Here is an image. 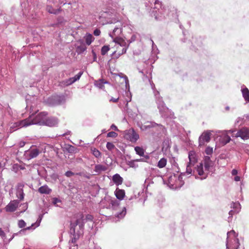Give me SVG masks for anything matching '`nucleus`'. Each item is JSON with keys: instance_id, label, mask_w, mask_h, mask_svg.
Returning <instances> with one entry per match:
<instances>
[{"instance_id": "9", "label": "nucleus", "mask_w": 249, "mask_h": 249, "mask_svg": "<svg viewBox=\"0 0 249 249\" xmlns=\"http://www.w3.org/2000/svg\"><path fill=\"white\" fill-rule=\"evenodd\" d=\"M124 138L132 142H135L139 139V135L133 129L125 131Z\"/></svg>"}, {"instance_id": "23", "label": "nucleus", "mask_w": 249, "mask_h": 249, "mask_svg": "<svg viewBox=\"0 0 249 249\" xmlns=\"http://www.w3.org/2000/svg\"><path fill=\"white\" fill-rule=\"evenodd\" d=\"M115 195L117 199L121 200L125 196V192L124 190L117 188L115 191Z\"/></svg>"}, {"instance_id": "41", "label": "nucleus", "mask_w": 249, "mask_h": 249, "mask_svg": "<svg viewBox=\"0 0 249 249\" xmlns=\"http://www.w3.org/2000/svg\"><path fill=\"white\" fill-rule=\"evenodd\" d=\"M126 214L125 208H124V209L120 213L116 214V216L118 218H123Z\"/></svg>"}, {"instance_id": "16", "label": "nucleus", "mask_w": 249, "mask_h": 249, "mask_svg": "<svg viewBox=\"0 0 249 249\" xmlns=\"http://www.w3.org/2000/svg\"><path fill=\"white\" fill-rule=\"evenodd\" d=\"M58 120L55 117H47L46 116V118L44 121V125H47L49 126H55L58 124Z\"/></svg>"}, {"instance_id": "36", "label": "nucleus", "mask_w": 249, "mask_h": 249, "mask_svg": "<svg viewBox=\"0 0 249 249\" xmlns=\"http://www.w3.org/2000/svg\"><path fill=\"white\" fill-rule=\"evenodd\" d=\"M110 50L109 45H105L101 48V52L102 55H106Z\"/></svg>"}, {"instance_id": "49", "label": "nucleus", "mask_w": 249, "mask_h": 249, "mask_svg": "<svg viewBox=\"0 0 249 249\" xmlns=\"http://www.w3.org/2000/svg\"><path fill=\"white\" fill-rule=\"evenodd\" d=\"M117 136V134L114 131L109 132L107 134V136L108 137L115 138Z\"/></svg>"}, {"instance_id": "4", "label": "nucleus", "mask_w": 249, "mask_h": 249, "mask_svg": "<svg viewBox=\"0 0 249 249\" xmlns=\"http://www.w3.org/2000/svg\"><path fill=\"white\" fill-rule=\"evenodd\" d=\"M149 2H153L155 6L152 11V14L156 19H161L164 17V10L161 8V3L159 0H149Z\"/></svg>"}, {"instance_id": "54", "label": "nucleus", "mask_w": 249, "mask_h": 249, "mask_svg": "<svg viewBox=\"0 0 249 249\" xmlns=\"http://www.w3.org/2000/svg\"><path fill=\"white\" fill-rule=\"evenodd\" d=\"M128 47H129V44H127V47H123V48L122 50V52L121 53H119L118 55L120 56L121 54L126 53L127 49L128 48Z\"/></svg>"}, {"instance_id": "37", "label": "nucleus", "mask_w": 249, "mask_h": 249, "mask_svg": "<svg viewBox=\"0 0 249 249\" xmlns=\"http://www.w3.org/2000/svg\"><path fill=\"white\" fill-rule=\"evenodd\" d=\"M126 164L130 167L137 168L138 167V164H136L135 160H128L126 161Z\"/></svg>"}, {"instance_id": "7", "label": "nucleus", "mask_w": 249, "mask_h": 249, "mask_svg": "<svg viewBox=\"0 0 249 249\" xmlns=\"http://www.w3.org/2000/svg\"><path fill=\"white\" fill-rule=\"evenodd\" d=\"M157 126L158 130L160 131V133H164L165 131V128L164 126L160 124H157L154 122H147L144 125H142L141 129L142 130H146V129H149L151 127H154Z\"/></svg>"}, {"instance_id": "61", "label": "nucleus", "mask_w": 249, "mask_h": 249, "mask_svg": "<svg viewBox=\"0 0 249 249\" xmlns=\"http://www.w3.org/2000/svg\"><path fill=\"white\" fill-rule=\"evenodd\" d=\"M237 173H238L237 170L236 169H233L231 171V174L233 176H235V175H237Z\"/></svg>"}, {"instance_id": "56", "label": "nucleus", "mask_w": 249, "mask_h": 249, "mask_svg": "<svg viewBox=\"0 0 249 249\" xmlns=\"http://www.w3.org/2000/svg\"><path fill=\"white\" fill-rule=\"evenodd\" d=\"M238 213V210H231L229 213V215H230V216H232V215L234 213Z\"/></svg>"}, {"instance_id": "42", "label": "nucleus", "mask_w": 249, "mask_h": 249, "mask_svg": "<svg viewBox=\"0 0 249 249\" xmlns=\"http://www.w3.org/2000/svg\"><path fill=\"white\" fill-rule=\"evenodd\" d=\"M107 148L109 150L111 151L115 148V145L110 142H107L106 144Z\"/></svg>"}, {"instance_id": "29", "label": "nucleus", "mask_w": 249, "mask_h": 249, "mask_svg": "<svg viewBox=\"0 0 249 249\" xmlns=\"http://www.w3.org/2000/svg\"><path fill=\"white\" fill-rule=\"evenodd\" d=\"M113 42L116 44H119L120 46L123 47H127V46L126 42L122 37L115 39V40H113Z\"/></svg>"}, {"instance_id": "20", "label": "nucleus", "mask_w": 249, "mask_h": 249, "mask_svg": "<svg viewBox=\"0 0 249 249\" xmlns=\"http://www.w3.org/2000/svg\"><path fill=\"white\" fill-rule=\"evenodd\" d=\"M94 84L95 86L96 87L100 89H103L104 88V85L105 84H109V83L103 79H100L98 80H95L94 82Z\"/></svg>"}, {"instance_id": "2", "label": "nucleus", "mask_w": 249, "mask_h": 249, "mask_svg": "<svg viewBox=\"0 0 249 249\" xmlns=\"http://www.w3.org/2000/svg\"><path fill=\"white\" fill-rule=\"evenodd\" d=\"M156 103L158 105V108L162 117L164 118H172L174 115V113L172 112L165 105L162 98L160 96L159 91L155 93Z\"/></svg>"}, {"instance_id": "40", "label": "nucleus", "mask_w": 249, "mask_h": 249, "mask_svg": "<svg viewBox=\"0 0 249 249\" xmlns=\"http://www.w3.org/2000/svg\"><path fill=\"white\" fill-rule=\"evenodd\" d=\"M192 164H190V163H188L187 167H186V171L185 173V175H192V170L191 169V166H192Z\"/></svg>"}, {"instance_id": "24", "label": "nucleus", "mask_w": 249, "mask_h": 249, "mask_svg": "<svg viewBox=\"0 0 249 249\" xmlns=\"http://www.w3.org/2000/svg\"><path fill=\"white\" fill-rule=\"evenodd\" d=\"M81 44L76 46V51L78 54H81L84 53L87 50V47L83 43V41H80Z\"/></svg>"}, {"instance_id": "28", "label": "nucleus", "mask_w": 249, "mask_h": 249, "mask_svg": "<svg viewBox=\"0 0 249 249\" xmlns=\"http://www.w3.org/2000/svg\"><path fill=\"white\" fill-rule=\"evenodd\" d=\"M241 91L245 100L247 102H249V90L246 87L242 88Z\"/></svg>"}, {"instance_id": "58", "label": "nucleus", "mask_w": 249, "mask_h": 249, "mask_svg": "<svg viewBox=\"0 0 249 249\" xmlns=\"http://www.w3.org/2000/svg\"><path fill=\"white\" fill-rule=\"evenodd\" d=\"M150 85H151V88L153 90L154 93H156V92L158 91L156 90V88H155V86L154 84L152 82V83L150 82Z\"/></svg>"}, {"instance_id": "60", "label": "nucleus", "mask_w": 249, "mask_h": 249, "mask_svg": "<svg viewBox=\"0 0 249 249\" xmlns=\"http://www.w3.org/2000/svg\"><path fill=\"white\" fill-rule=\"evenodd\" d=\"M110 128L111 129H114L115 131H118V129L117 128V126L115 124H112L111 125Z\"/></svg>"}, {"instance_id": "18", "label": "nucleus", "mask_w": 249, "mask_h": 249, "mask_svg": "<svg viewBox=\"0 0 249 249\" xmlns=\"http://www.w3.org/2000/svg\"><path fill=\"white\" fill-rule=\"evenodd\" d=\"M52 104L53 105H60L65 102V97L64 96L55 95L51 98Z\"/></svg>"}, {"instance_id": "46", "label": "nucleus", "mask_w": 249, "mask_h": 249, "mask_svg": "<svg viewBox=\"0 0 249 249\" xmlns=\"http://www.w3.org/2000/svg\"><path fill=\"white\" fill-rule=\"evenodd\" d=\"M231 234H232L234 237L236 236V235H235V232L233 230H232V231L227 232V242H226L227 249L229 248V247H228V239L229 238V235Z\"/></svg>"}, {"instance_id": "11", "label": "nucleus", "mask_w": 249, "mask_h": 249, "mask_svg": "<svg viewBox=\"0 0 249 249\" xmlns=\"http://www.w3.org/2000/svg\"><path fill=\"white\" fill-rule=\"evenodd\" d=\"M236 138L240 137L244 140L249 139V129L247 127H242L235 134Z\"/></svg>"}, {"instance_id": "6", "label": "nucleus", "mask_w": 249, "mask_h": 249, "mask_svg": "<svg viewBox=\"0 0 249 249\" xmlns=\"http://www.w3.org/2000/svg\"><path fill=\"white\" fill-rule=\"evenodd\" d=\"M82 74L83 72L80 71L77 74L75 75L74 77H71L69 79L60 82L59 83V86L63 88L69 86L74 83L76 81L78 80L81 77Z\"/></svg>"}, {"instance_id": "39", "label": "nucleus", "mask_w": 249, "mask_h": 249, "mask_svg": "<svg viewBox=\"0 0 249 249\" xmlns=\"http://www.w3.org/2000/svg\"><path fill=\"white\" fill-rule=\"evenodd\" d=\"M240 204L238 202H232L231 204V208L233 209V210H238V212L240 210Z\"/></svg>"}, {"instance_id": "38", "label": "nucleus", "mask_w": 249, "mask_h": 249, "mask_svg": "<svg viewBox=\"0 0 249 249\" xmlns=\"http://www.w3.org/2000/svg\"><path fill=\"white\" fill-rule=\"evenodd\" d=\"M119 76L124 79L126 87L129 86V81L127 77L125 75L123 74L122 73H120V74H119Z\"/></svg>"}, {"instance_id": "48", "label": "nucleus", "mask_w": 249, "mask_h": 249, "mask_svg": "<svg viewBox=\"0 0 249 249\" xmlns=\"http://www.w3.org/2000/svg\"><path fill=\"white\" fill-rule=\"evenodd\" d=\"M59 202H61V200L59 199H58L56 197L53 198V201H52V203L53 205H54L55 206H56L57 207H58L59 206L57 204Z\"/></svg>"}, {"instance_id": "62", "label": "nucleus", "mask_w": 249, "mask_h": 249, "mask_svg": "<svg viewBox=\"0 0 249 249\" xmlns=\"http://www.w3.org/2000/svg\"><path fill=\"white\" fill-rule=\"evenodd\" d=\"M136 199V196H131L129 199H128V201L127 202V203H129V202L130 201H131V200L133 199Z\"/></svg>"}, {"instance_id": "44", "label": "nucleus", "mask_w": 249, "mask_h": 249, "mask_svg": "<svg viewBox=\"0 0 249 249\" xmlns=\"http://www.w3.org/2000/svg\"><path fill=\"white\" fill-rule=\"evenodd\" d=\"M26 225L25 222L22 219L19 220L18 222V226L19 228H24Z\"/></svg>"}, {"instance_id": "21", "label": "nucleus", "mask_w": 249, "mask_h": 249, "mask_svg": "<svg viewBox=\"0 0 249 249\" xmlns=\"http://www.w3.org/2000/svg\"><path fill=\"white\" fill-rule=\"evenodd\" d=\"M188 158L189 159V162L190 164L193 165L196 162V153L194 151H190L189 152Z\"/></svg>"}, {"instance_id": "12", "label": "nucleus", "mask_w": 249, "mask_h": 249, "mask_svg": "<svg viewBox=\"0 0 249 249\" xmlns=\"http://www.w3.org/2000/svg\"><path fill=\"white\" fill-rule=\"evenodd\" d=\"M39 153V150L37 148L31 149L24 152V157L27 160H30L36 157Z\"/></svg>"}, {"instance_id": "32", "label": "nucleus", "mask_w": 249, "mask_h": 249, "mask_svg": "<svg viewBox=\"0 0 249 249\" xmlns=\"http://www.w3.org/2000/svg\"><path fill=\"white\" fill-rule=\"evenodd\" d=\"M167 163L166 159L163 158H161L158 162L157 166L160 168H162L164 167Z\"/></svg>"}, {"instance_id": "34", "label": "nucleus", "mask_w": 249, "mask_h": 249, "mask_svg": "<svg viewBox=\"0 0 249 249\" xmlns=\"http://www.w3.org/2000/svg\"><path fill=\"white\" fill-rule=\"evenodd\" d=\"M136 153L140 156H143L144 154V150L140 146H136L134 148Z\"/></svg>"}, {"instance_id": "51", "label": "nucleus", "mask_w": 249, "mask_h": 249, "mask_svg": "<svg viewBox=\"0 0 249 249\" xmlns=\"http://www.w3.org/2000/svg\"><path fill=\"white\" fill-rule=\"evenodd\" d=\"M204 163H213L209 156H205L203 160Z\"/></svg>"}, {"instance_id": "26", "label": "nucleus", "mask_w": 249, "mask_h": 249, "mask_svg": "<svg viewBox=\"0 0 249 249\" xmlns=\"http://www.w3.org/2000/svg\"><path fill=\"white\" fill-rule=\"evenodd\" d=\"M80 219H82L83 220L84 225L85 223L86 222H87L88 221H92L93 220V216L90 214H87L86 216V218H84L83 214H81L80 215V217L77 218V219L76 220V221L75 222H74L73 223H76L77 220H78Z\"/></svg>"}, {"instance_id": "43", "label": "nucleus", "mask_w": 249, "mask_h": 249, "mask_svg": "<svg viewBox=\"0 0 249 249\" xmlns=\"http://www.w3.org/2000/svg\"><path fill=\"white\" fill-rule=\"evenodd\" d=\"M205 153L208 155H212L213 153V148L210 146L207 147L205 149Z\"/></svg>"}, {"instance_id": "13", "label": "nucleus", "mask_w": 249, "mask_h": 249, "mask_svg": "<svg viewBox=\"0 0 249 249\" xmlns=\"http://www.w3.org/2000/svg\"><path fill=\"white\" fill-rule=\"evenodd\" d=\"M29 121L30 119H28V118H27L25 119L20 120L19 121L15 123L11 126V127L12 128H15V130H16L23 127H27L28 126L30 125Z\"/></svg>"}, {"instance_id": "10", "label": "nucleus", "mask_w": 249, "mask_h": 249, "mask_svg": "<svg viewBox=\"0 0 249 249\" xmlns=\"http://www.w3.org/2000/svg\"><path fill=\"white\" fill-rule=\"evenodd\" d=\"M122 24L119 22L114 27L113 31L109 33V36L113 39V40L117 38L121 37L120 35L122 33Z\"/></svg>"}, {"instance_id": "35", "label": "nucleus", "mask_w": 249, "mask_h": 249, "mask_svg": "<svg viewBox=\"0 0 249 249\" xmlns=\"http://www.w3.org/2000/svg\"><path fill=\"white\" fill-rule=\"evenodd\" d=\"M90 150L91 153L94 155V157L97 158H101V153L97 149L91 147Z\"/></svg>"}, {"instance_id": "27", "label": "nucleus", "mask_w": 249, "mask_h": 249, "mask_svg": "<svg viewBox=\"0 0 249 249\" xmlns=\"http://www.w3.org/2000/svg\"><path fill=\"white\" fill-rule=\"evenodd\" d=\"M38 192L41 194H49L51 193L52 190L47 185H44L39 188Z\"/></svg>"}, {"instance_id": "33", "label": "nucleus", "mask_w": 249, "mask_h": 249, "mask_svg": "<svg viewBox=\"0 0 249 249\" xmlns=\"http://www.w3.org/2000/svg\"><path fill=\"white\" fill-rule=\"evenodd\" d=\"M185 175V173H181L178 177V179L176 180V184L178 183L179 187H181L184 184V181L182 180V176Z\"/></svg>"}, {"instance_id": "59", "label": "nucleus", "mask_w": 249, "mask_h": 249, "mask_svg": "<svg viewBox=\"0 0 249 249\" xmlns=\"http://www.w3.org/2000/svg\"><path fill=\"white\" fill-rule=\"evenodd\" d=\"M119 100V98H114L113 97H112L110 100H109V101L110 102H112L113 103H116L118 102Z\"/></svg>"}, {"instance_id": "64", "label": "nucleus", "mask_w": 249, "mask_h": 249, "mask_svg": "<svg viewBox=\"0 0 249 249\" xmlns=\"http://www.w3.org/2000/svg\"><path fill=\"white\" fill-rule=\"evenodd\" d=\"M234 180L236 181H238L240 180V177L239 176H236L234 178Z\"/></svg>"}, {"instance_id": "1", "label": "nucleus", "mask_w": 249, "mask_h": 249, "mask_svg": "<svg viewBox=\"0 0 249 249\" xmlns=\"http://www.w3.org/2000/svg\"><path fill=\"white\" fill-rule=\"evenodd\" d=\"M84 222L80 219L77 220L76 223H71L70 234L71 239L69 241V249H78L77 244L72 246V244H75L79 239L81 235L83 233Z\"/></svg>"}, {"instance_id": "52", "label": "nucleus", "mask_w": 249, "mask_h": 249, "mask_svg": "<svg viewBox=\"0 0 249 249\" xmlns=\"http://www.w3.org/2000/svg\"><path fill=\"white\" fill-rule=\"evenodd\" d=\"M35 225H36V224H35V223H33V224H32V225H31V226H30V227H27V228H24V229H22V230H20V231H19V233H22V232H24V231H26V230H30V229L32 228V227H33V226H34Z\"/></svg>"}, {"instance_id": "50", "label": "nucleus", "mask_w": 249, "mask_h": 249, "mask_svg": "<svg viewBox=\"0 0 249 249\" xmlns=\"http://www.w3.org/2000/svg\"><path fill=\"white\" fill-rule=\"evenodd\" d=\"M20 207H22V208L23 209V210L21 211V213H23L25 212L28 208V203H24L23 204H21L20 205Z\"/></svg>"}, {"instance_id": "15", "label": "nucleus", "mask_w": 249, "mask_h": 249, "mask_svg": "<svg viewBox=\"0 0 249 249\" xmlns=\"http://www.w3.org/2000/svg\"><path fill=\"white\" fill-rule=\"evenodd\" d=\"M19 201L18 200L11 201L5 207V210L7 212H14L16 210Z\"/></svg>"}, {"instance_id": "63", "label": "nucleus", "mask_w": 249, "mask_h": 249, "mask_svg": "<svg viewBox=\"0 0 249 249\" xmlns=\"http://www.w3.org/2000/svg\"><path fill=\"white\" fill-rule=\"evenodd\" d=\"M70 134H71V131L68 130L66 133L62 134L61 136H65L66 135H70Z\"/></svg>"}, {"instance_id": "57", "label": "nucleus", "mask_w": 249, "mask_h": 249, "mask_svg": "<svg viewBox=\"0 0 249 249\" xmlns=\"http://www.w3.org/2000/svg\"><path fill=\"white\" fill-rule=\"evenodd\" d=\"M0 236L2 238H4L5 237L6 235L3 231L0 228Z\"/></svg>"}, {"instance_id": "3", "label": "nucleus", "mask_w": 249, "mask_h": 249, "mask_svg": "<svg viewBox=\"0 0 249 249\" xmlns=\"http://www.w3.org/2000/svg\"><path fill=\"white\" fill-rule=\"evenodd\" d=\"M48 113L46 112H41L37 115H35L34 113H33L28 117V119H30V124L44 125V121Z\"/></svg>"}, {"instance_id": "47", "label": "nucleus", "mask_w": 249, "mask_h": 249, "mask_svg": "<svg viewBox=\"0 0 249 249\" xmlns=\"http://www.w3.org/2000/svg\"><path fill=\"white\" fill-rule=\"evenodd\" d=\"M136 38H137V36H136V34L132 35V36H131L130 39L127 40V41L128 42L127 44L129 45L130 43L135 41L136 40Z\"/></svg>"}, {"instance_id": "17", "label": "nucleus", "mask_w": 249, "mask_h": 249, "mask_svg": "<svg viewBox=\"0 0 249 249\" xmlns=\"http://www.w3.org/2000/svg\"><path fill=\"white\" fill-rule=\"evenodd\" d=\"M211 133L209 131L204 132L199 138V145L204 144V142H209L210 141Z\"/></svg>"}, {"instance_id": "5", "label": "nucleus", "mask_w": 249, "mask_h": 249, "mask_svg": "<svg viewBox=\"0 0 249 249\" xmlns=\"http://www.w3.org/2000/svg\"><path fill=\"white\" fill-rule=\"evenodd\" d=\"M204 170L202 163H200L196 167L198 174L201 176V179H205L210 172V168L213 166V163H204Z\"/></svg>"}, {"instance_id": "53", "label": "nucleus", "mask_w": 249, "mask_h": 249, "mask_svg": "<svg viewBox=\"0 0 249 249\" xmlns=\"http://www.w3.org/2000/svg\"><path fill=\"white\" fill-rule=\"evenodd\" d=\"M74 175V173L71 171H68L65 173V175L67 177H71Z\"/></svg>"}, {"instance_id": "22", "label": "nucleus", "mask_w": 249, "mask_h": 249, "mask_svg": "<svg viewBox=\"0 0 249 249\" xmlns=\"http://www.w3.org/2000/svg\"><path fill=\"white\" fill-rule=\"evenodd\" d=\"M107 169V167L106 165L102 164H96L94 167V171L97 174H99L102 172L106 171Z\"/></svg>"}, {"instance_id": "45", "label": "nucleus", "mask_w": 249, "mask_h": 249, "mask_svg": "<svg viewBox=\"0 0 249 249\" xmlns=\"http://www.w3.org/2000/svg\"><path fill=\"white\" fill-rule=\"evenodd\" d=\"M43 215H44V214H41L39 215L38 218L36 223H35L36 227H38L39 226L40 223L43 218Z\"/></svg>"}, {"instance_id": "30", "label": "nucleus", "mask_w": 249, "mask_h": 249, "mask_svg": "<svg viewBox=\"0 0 249 249\" xmlns=\"http://www.w3.org/2000/svg\"><path fill=\"white\" fill-rule=\"evenodd\" d=\"M46 10L49 13L55 15L58 14L60 11V9H55L51 5H49L46 6Z\"/></svg>"}, {"instance_id": "55", "label": "nucleus", "mask_w": 249, "mask_h": 249, "mask_svg": "<svg viewBox=\"0 0 249 249\" xmlns=\"http://www.w3.org/2000/svg\"><path fill=\"white\" fill-rule=\"evenodd\" d=\"M100 34L101 31L98 29H96L93 32V34L95 36H99L100 35Z\"/></svg>"}, {"instance_id": "25", "label": "nucleus", "mask_w": 249, "mask_h": 249, "mask_svg": "<svg viewBox=\"0 0 249 249\" xmlns=\"http://www.w3.org/2000/svg\"><path fill=\"white\" fill-rule=\"evenodd\" d=\"M112 180L116 185H119L123 182V178L118 174H115L112 178Z\"/></svg>"}, {"instance_id": "14", "label": "nucleus", "mask_w": 249, "mask_h": 249, "mask_svg": "<svg viewBox=\"0 0 249 249\" xmlns=\"http://www.w3.org/2000/svg\"><path fill=\"white\" fill-rule=\"evenodd\" d=\"M25 183L23 182H19L16 186V196L19 200H22L24 197V194L23 192V188Z\"/></svg>"}, {"instance_id": "19", "label": "nucleus", "mask_w": 249, "mask_h": 249, "mask_svg": "<svg viewBox=\"0 0 249 249\" xmlns=\"http://www.w3.org/2000/svg\"><path fill=\"white\" fill-rule=\"evenodd\" d=\"M107 199L108 202L109 203L108 208L112 209L113 210H117L120 204V202L116 199H112L108 197H107Z\"/></svg>"}, {"instance_id": "31", "label": "nucleus", "mask_w": 249, "mask_h": 249, "mask_svg": "<svg viewBox=\"0 0 249 249\" xmlns=\"http://www.w3.org/2000/svg\"><path fill=\"white\" fill-rule=\"evenodd\" d=\"M86 43L88 45H90L94 40V37L90 34H87L85 36Z\"/></svg>"}, {"instance_id": "8", "label": "nucleus", "mask_w": 249, "mask_h": 249, "mask_svg": "<svg viewBox=\"0 0 249 249\" xmlns=\"http://www.w3.org/2000/svg\"><path fill=\"white\" fill-rule=\"evenodd\" d=\"M216 133H219V135L218 136L219 137L218 141L223 145H226L231 141V139L228 134V131H218Z\"/></svg>"}]
</instances>
